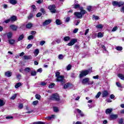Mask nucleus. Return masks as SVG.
I'll list each match as a JSON object with an SVG mask.
<instances>
[{
  "mask_svg": "<svg viewBox=\"0 0 124 124\" xmlns=\"http://www.w3.org/2000/svg\"><path fill=\"white\" fill-rule=\"evenodd\" d=\"M80 12H75L74 15H75L78 19H82L83 18V15H85L87 13V11L84 10L83 7L80 8Z\"/></svg>",
  "mask_w": 124,
  "mask_h": 124,
  "instance_id": "nucleus-1",
  "label": "nucleus"
},
{
  "mask_svg": "<svg viewBox=\"0 0 124 124\" xmlns=\"http://www.w3.org/2000/svg\"><path fill=\"white\" fill-rule=\"evenodd\" d=\"M90 72H91V69L82 71L79 75V78H83V77L84 76H87V75H88Z\"/></svg>",
  "mask_w": 124,
  "mask_h": 124,
  "instance_id": "nucleus-2",
  "label": "nucleus"
},
{
  "mask_svg": "<svg viewBox=\"0 0 124 124\" xmlns=\"http://www.w3.org/2000/svg\"><path fill=\"white\" fill-rule=\"evenodd\" d=\"M112 3L113 6H118V7H121V6H123L124 5V2L123 1H112Z\"/></svg>",
  "mask_w": 124,
  "mask_h": 124,
  "instance_id": "nucleus-3",
  "label": "nucleus"
},
{
  "mask_svg": "<svg viewBox=\"0 0 124 124\" xmlns=\"http://www.w3.org/2000/svg\"><path fill=\"white\" fill-rule=\"evenodd\" d=\"M51 100H55L56 101H59V100H60V96H59V94L57 93L53 94L51 97Z\"/></svg>",
  "mask_w": 124,
  "mask_h": 124,
  "instance_id": "nucleus-4",
  "label": "nucleus"
},
{
  "mask_svg": "<svg viewBox=\"0 0 124 124\" xmlns=\"http://www.w3.org/2000/svg\"><path fill=\"white\" fill-rule=\"evenodd\" d=\"M56 80L58 82H61L62 85H63V84H64V79H63V76H58Z\"/></svg>",
  "mask_w": 124,
  "mask_h": 124,
  "instance_id": "nucleus-5",
  "label": "nucleus"
},
{
  "mask_svg": "<svg viewBox=\"0 0 124 124\" xmlns=\"http://www.w3.org/2000/svg\"><path fill=\"white\" fill-rule=\"evenodd\" d=\"M56 6L55 5H52L48 7V9L50 10L51 13H56Z\"/></svg>",
  "mask_w": 124,
  "mask_h": 124,
  "instance_id": "nucleus-6",
  "label": "nucleus"
},
{
  "mask_svg": "<svg viewBox=\"0 0 124 124\" xmlns=\"http://www.w3.org/2000/svg\"><path fill=\"white\" fill-rule=\"evenodd\" d=\"M81 7H80V4L78 3V1L75 0L74 4V8L75 9H78V8H81Z\"/></svg>",
  "mask_w": 124,
  "mask_h": 124,
  "instance_id": "nucleus-7",
  "label": "nucleus"
},
{
  "mask_svg": "<svg viewBox=\"0 0 124 124\" xmlns=\"http://www.w3.org/2000/svg\"><path fill=\"white\" fill-rule=\"evenodd\" d=\"M76 42H77V40L73 39L71 40V41L69 43H68L67 45L68 46H72L74 45V44H75Z\"/></svg>",
  "mask_w": 124,
  "mask_h": 124,
  "instance_id": "nucleus-8",
  "label": "nucleus"
},
{
  "mask_svg": "<svg viewBox=\"0 0 124 124\" xmlns=\"http://www.w3.org/2000/svg\"><path fill=\"white\" fill-rule=\"evenodd\" d=\"M52 22V20L49 19L47 20H46L43 23V26H47V25H49V24H51Z\"/></svg>",
  "mask_w": 124,
  "mask_h": 124,
  "instance_id": "nucleus-9",
  "label": "nucleus"
},
{
  "mask_svg": "<svg viewBox=\"0 0 124 124\" xmlns=\"http://www.w3.org/2000/svg\"><path fill=\"white\" fill-rule=\"evenodd\" d=\"M108 94H109V93H108V91L105 90L102 93V97H107Z\"/></svg>",
  "mask_w": 124,
  "mask_h": 124,
  "instance_id": "nucleus-10",
  "label": "nucleus"
},
{
  "mask_svg": "<svg viewBox=\"0 0 124 124\" xmlns=\"http://www.w3.org/2000/svg\"><path fill=\"white\" fill-rule=\"evenodd\" d=\"M10 28L13 31H17V29L18 27H17V26H16L15 25H11L10 26Z\"/></svg>",
  "mask_w": 124,
  "mask_h": 124,
  "instance_id": "nucleus-11",
  "label": "nucleus"
},
{
  "mask_svg": "<svg viewBox=\"0 0 124 124\" xmlns=\"http://www.w3.org/2000/svg\"><path fill=\"white\" fill-rule=\"evenodd\" d=\"M89 81H90V78H86L82 79V82L83 84H86L89 82Z\"/></svg>",
  "mask_w": 124,
  "mask_h": 124,
  "instance_id": "nucleus-12",
  "label": "nucleus"
},
{
  "mask_svg": "<svg viewBox=\"0 0 124 124\" xmlns=\"http://www.w3.org/2000/svg\"><path fill=\"white\" fill-rule=\"evenodd\" d=\"M110 118L112 119V120H115L118 118V114H111L110 115Z\"/></svg>",
  "mask_w": 124,
  "mask_h": 124,
  "instance_id": "nucleus-13",
  "label": "nucleus"
},
{
  "mask_svg": "<svg viewBox=\"0 0 124 124\" xmlns=\"http://www.w3.org/2000/svg\"><path fill=\"white\" fill-rule=\"evenodd\" d=\"M5 76H7V77H11V76L12 75V73L8 71L5 73Z\"/></svg>",
  "mask_w": 124,
  "mask_h": 124,
  "instance_id": "nucleus-14",
  "label": "nucleus"
},
{
  "mask_svg": "<svg viewBox=\"0 0 124 124\" xmlns=\"http://www.w3.org/2000/svg\"><path fill=\"white\" fill-rule=\"evenodd\" d=\"M10 19L11 20V22H15V21L17 20V17L15 16H13L11 17Z\"/></svg>",
  "mask_w": 124,
  "mask_h": 124,
  "instance_id": "nucleus-15",
  "label": "nucleus"
},
{
  "mask_svg": "<svg viewBox=\"0 0 124 124\" xmlns=\"http://www.w3.org/2000/svg\"><path fill=\"white\" fill-rule=\"evenodd\" d=\"M8 42L10 44V45H14L15 43V40L12 39H9L8 40Z\"/></svg>",
  "mask_w": 124,
  "mask_h": 124,
  "instance_id": "nucleus-16",
  "label": "nucleus"
},
{
  "mask_svg": "<svg viewBox=\"0 0 124 124\" xmlns=\"http://www.w3.org/2000/svg\"><path fill=\"white\" fill-rule=\"evenodd\" d=\"M8 39H10L12 37L13 33L12 32H9L6 33Z\"/></svg>",
  "mask_w": 124,
  "mask_h": 124,
  "instance_id": "nucleus-17",
  "label": "nucleus"
},
{
  "mask_svg": "<svg viewBox=\"0 0 124 124\" xmlns=\"http://www.w3.org/2000/svg\"><path fill=\"white\" fill-rule=\"evenodd\" d=\"M25 37V35L23 34H22L21 35H20L18 39H17V41H21V40H23V39H24Z\"/></svg>",
  "mask_w": 124,
  "mask_h": 124,
  "instance_id": "nucleus-18",
  "label": "nucleus"
},
{
  "mask_svg": "<svg viewBox=\"0 0 124 124\" xmlns=\"http://www.w3.org/2000/svg\"><path fill=\"white\" fill-rule=\"evenodd\" d=\"M112 111H113V108H108L106 110V114H110V113H112Z\"/></svg>",
  "mask_w": 124,
  "mask_h": 124,
  "instance_id": "nucleus-19",
  "label": "nucleus"
},
{
  "mask_svg": "<svg viewBox=\"0 0 124 124\" xmlns=\"http://www.w3.org/2000/svg\"><path fill=\"white\" fill-rule=\"evenodd\" d=\"M21 86H22V83L18 82V83L16 84L15 88L16 89H18V88H19V87H21Z\"/></svg>",
  "mask_w": 124,
  "mask_h": 124,
  "instance_id": "nucleus-20",
  "label": "nucleus"
},
{
  "mask_svg": "<svg viewBox=\"0 0 124 124\" xmlns=\"http://www.w3.org/2000/svg\"><path fill=\"white\" fill-rule=\"evenodd\" d=\"M55 23L56 25H58V26H60V25H62V21L60 20L59 19H56Z\"/></svg>",
  "mask_w": 124,
  "mask_h": 124,
  "instance_id": "nucleus-21",
  "label": "nucleus"
},
{
  "mask_svg": "<svg viewBox=\"0 0 124 124\" xmlns=\"http://www.w3.org/2000/svg\"><path fill=\"white\" fill-rule=\"evenodd\" d=\"M118 77H119V78L121 79V80H124V75H123L122 74H119L118 75Z\"/></svg>",
  "mask_w": 124,
  "mask_h": 124,
  "instance_id": "nucleus-22",
  "label": "nucleus"
},
{
  "mask_svg": "<svg viewBox=\"0 0 124 124\" xmlns=\"http://www.w3.org/2000/svg\"><path fill=\"white\" fill-rule=\"evenodd\" d=\"M10 2L11 3V4H13L14 5H15L17 3V0H10Z\"/></svg>",
  "mask_w": 124,
  "mask_h": 124,
  "instance_id": "nucleus-23",
  "label": "nucleus"
},
{
  "mask_svg": "<svg viewBox=\"0 0 124 124\" xmlns=\"http://www.w3.org/2000/svg\"><path fill=\"white\" fill-rule=\"evenodd\" d=\"M31 27H32V24L31 23H28L26 25V28L27 29H31Z\"/></svg>",
  "mask_w": 124,
  "mask_h": 124,
  "instance_id": "nucleus-24",
  "label": "nucleus"
},
{
  "mask_svg": "<svg viewBox=\"0 0 124 124\" xmlns=\"http://www.w3.org/2000/svg\"><path fill=\"white\" fill-rule=\"evenodd\" d=\"M34 54L35 56H37V55H38V54H39V49H35V50L34 51Z\"/></svg>",
  "mask_w": 124,
  "mask_h": 124,
  "instance_id": "nucleus-25",
  "label": "nucleus"
},
{
  "mask_svg": "<svg viewBox=\"0 0 124 124\" xmlns=\"http://www.w3.org/2000/svg\"><path fill=\"white\" fill-rule=\"evenodd\" d=\"M64 41H69L70 40V37L65 36L63 38Z\"/></svg>",
  "mask_w": 124,
  "mask_h": 124,
  "instance_id": "nucleus-26",
  "label": "nucleus"
},
{
  "mask_svg": "<svg viewBox=\"0 0 124 124\" xmlns=\"http://www.w3.org/2000/svg\"><path fill=\"white\" fill-rule=\"evenodd\" d=\"M31 68L30 67H26L24 71L26 73H29V72H31Z\"/></svg>",
  "mask_w": 124,
  "mask_h": 124,
  "instance_id": "nucleus-27",
  "label": "nucleus"
},
{
  "mask_svg": "<svg viewBox=\"0 0 124 124\" xmlns=\"http://www.w3.org/2000/svg\"><path fill=\"white\" fill-rule=\"evenodd\" d=\"M71 85V84L69 83H66L65 85H64L63 88L64 89H67V88H69V87H70Z\"/></svg>",
  "mask_w": 124,
  "mask_h": 124,
  "instance_id": "nucleus-28",
  "label": "nucleus"
},
{
  "mask_svg": "<svg viewBox=\"0 0 124 124\" xmlns=\"http://www.w3.org/2000/svg\"><path fill=\"white\" fill-rule=\"evenodd\" d=\"M5 104V103L3 100L0 99V107L3 106Z\"/></svg>",
  "mask_w": 124,
  "mask_h": 124,
  "instance_id": "nucleus-29",
  "label": "nucleus"
},
{
  "mask_svg": "<svg viewBox=\"0 0 124 124\" xmlns=\"http://www.w3.org/2000/svg\"><path fill=\"white\" fill-rule=\"evenodd\" d=\"M55 83H50V85H49L48 88H49V89H52V88H54V87H55Z\"/></svg>",
  "mask_w": 124,
  "mask_h": 124,
  "instance_id": "nucleus-30",
  "label": "nucleus"
},
{
  "mask_svg": "<svg viewBox=\"0 0 124 124\" xmlns=\"http://www.w3.org/2000/svg\"><path fill=\"white\" fill-rule=\"evenodd\" d=\"M97 37L98 38H101V37H103V34H102V33H101L100 32H99L98 33Z\"/></svg>",
  "mask_w": 124,
  "mask_h": 124,
  "instance_id": "nucleus-31",
  "label": "nucleus"
},
{
  "mask_svg": "<svg viewBox=\"0 0 124 124\" xmlns=\"http://www.w3.org/2000/svg\"><path fill=\"white\" fill-rule=\"evenodd\" d=\"M34 36L33 35H31L28 37V40H31V39H33Z\"/></svg>",
  "mask_w": 124,
  "mask_h": 124,
  "instance_id": "nucleus-32",
  "label": "nucleus"
},
{
  "mask_svg": "<svg viewBox=\"0 0 124 124\" xmlns=\"http://www.w3.org/2000/svg\"><path fill=\"white\" fill-rule=\"evenodd\" d=\"M40 11H41V12H42V13H43V14H45V13H46V11H45V9L42 8Z\"/></svg>",
  "mask_w": 124,
  "mask_h": 124,
  "instance_id": "nucleus-33",
  "label": "nucleus"
},
{
  "mask_svg": "<svg viewBox=\"0 0 124 124\" xmlns=\"http://www.w3.org/2000/svg\"><path fill=\"white\" fill-rule=\"evenodd\" d=\"M116 50H117V51H122L123 50V47L119 46H117Z\"/></svg>",
  "mask_w": 124,
  "mask_h": 124,
  "instance_id": "nucleus-34",
  "label": "nucleus"
},
{
  "mask_svg": "<svg viewBox=\"0 0 124 124\" xmlns=\"http://www.w3.org/2000/svg\"><path fill=\"white\" fill-rule=\"evenodd\" d=\"M16 97H17V94H14V95L11 97V99H12L13 100H14V99H15Z\"/></svg>",
  "mask_w": 124,
  "mask_h": 124,
  "instance_id": "nucleus-35",
  "label": "nucleus"
},
{
  "mask_svg": "<svg viewBox=\"0 0 124 124\" xmlns=\"http://www.w3.org/2000/svg\"><path fill=\"white\" fill-rule=\"evenodd\" d=\"M71 67H72V66L70 64H69L66 67V69L67 70H70V69H71Z\"/></svg>",
  "mask_w": 124,
  "mask_h": 124,
  "instance_id": "nucleus-36",
  "label": "nucleus"
},
{
  "mask_svg": "<svg viewBox=\"0 0 124 124\" xmlns=\"http://www.w3.org/2000/svg\"><path fill=\"white\" fill-rule=\"evenodd\" d=\"M35 98H36V99L40 100V98H41V96H40V95L38 94H37L35 95Z\"/></svg>",
  "mask_w": 124,
  "mask_h": 124,
  "instance_id": "nucleus-37",
  "label": "nucleus"
},
{
  "mask_svg": "<svg viewBox=\"0 0 124 124\" xmlns=\"http://www.w3.org/2000/svg\"><path fill=\"white\" fill-rule=\"evenodd\" d=\"M31 9H32L33 11H36V7L35 6V5H32Z\"/></svg>",
  "mask_w": 124,
  "mask_h": 124,
  "instance_id": "nucleus-38",
  "label": "nucleus"
},
{
  "mask_svg": "<svg viewBox=\"0 0 124 124\" xmlns=\"http://www.w3.org/2000/svg\"><path fill=\"white\" fill-rule=\"evenodd\" d=\"M31 76H35V75H36V72L31 71Z\"/></svg>",
  "mask_w": 124,
  "mask_h": 124,
  "instance_id": "nucleus-39",
  "label": "nucleus"
},
{
  "mask_svg": "<svg viewBox=\"0 0 124 124\" xmlns=\"http://www.w3.org/2000/svg\"><path fill=\"white\" fill-rule=\"evenodd\" d=\"M53 110H54V112H59V108H58L56 107H53Z\"/></svg>",
  "mask_w": 124,
  "mask_h": 124,
  "instance_id": "nucleus-40",
  "label": "nucleus"
},
{
  "mask_svg": "<svg viewBox=\"0 0 124 124\" xmlns=\"http://www.w3.org/2000/svg\"><path fill=\"white\" fill-rule=\"evenodd\" d=\"M93 18L95 19V20H98L99 19V17H98V16H95L94 15L93 16Z\"/></svg>",
  "mask_w": 124,
  "mask_h": 124,
  "instance_id": "nucleus-41",
  "label": "nucleus"
},
{
  "mask_svg": "<svg viewBox=\"0 0 124 124\" xmlns=\"http://www.w3.org/2000/svg\"><path fill=\"white\" fill-rule=\"evenodd\" d=\"M101 95V92H98L96 94V95L95 96L96 98H98Z\"/></svg>",
  "mask_w": 124,
  "mask_h": 124,
  "instance_id": "nucleus-42",
  "label": "nucleus"
},
{
  "mask_svg": "<svg viewBox=\"0 0 124 124\" xmlns=\"http://www.w3.org/2000/svg\"><path fill=\"white\" fill-rule=\"evenodd\" d=\"M58 58L59 60H62L63 59V55L62 54H60Z\"/></svg>",
  "mask_w": 124,
  "mask_h": 124,
  "instance_id": "nucleus-43",
  "label": "nucleus"
},
{
  "mask_svg": "<svg viewBox=\"0 0 124 124\" xmlns=\"http://www.w3.org/2000/svg\"><path fill=\"white\" fill-rule=\"evenodd\" d=\"M96 28H97V29H102V25L98 24L96 26Z\"/></svg>",
  "mask_w": 124,
  "mask_h": 124,
  "instance_id": "nucleus-44",
  "label": "nucleus"
},
{
  "mask_svg": "<svg viewBox=\"0 0 124 124\" xmlns=\"http://www.w3.org/2000/svg\"><path fill=\"white\" fill-rule=\"evenodd\" d=\"M78 31H79V29L78 28H76L73 31L74 33H77L78 32Z\"/></svg>",
  "mask_w": 124,
  "mask_h": 124,
  "instance_id": "nucleus-45",
  "label": "nucleus"
},
{
  "mask_svg": "<svg viewBox=\"0 0 124 124\" xmlns=\"http://www.w3.org/2000/svg\"><path fill=\"white\" fill-rule=\"evenodd\" d=\"M33 124H44V122H34Z\"/></svg>",
  "mask_w": 124,
  "mask_h": 124,
  "instance_id": "nucleus-46",
  "label": "nucleus"
},
{
  "mask_svg": "<svg viewBox=\"0 0 124 124\" xmlns=\"http://www.w3.org/2000/svg\"><path fill=\"white\" fill-rule=\"evenodd\" d=\"M44 44H45V41H41L40 42V45H41V46H43Z\"/></svg>",
  "mask_w": 124,
  "mask_h": 124,
  "instance_id": "nucleus-47",
  "label": "nucleus"
},
{
  "mask_svg": "<svg viewBox=\"0 0 124 124\" xmlns=\"http://www.w3.org/2000/svg\"><path fill=\"white\" fill-rule=\"evenodd\" d=\"M10 22H11L10 18L4 21V23H5V24H8V23H9Z\"/></svg>",
  "mask_w": 124,
  "mask_h": 124,
  "instance_id": "nucleus-48",
  "label": "nucleus"
},
{
  "mask_svg": "<svg viewBox=\"0 0 124 124\" xmlns=\"http://www.w3.org/2000/svg\"><path fill=\"white\" fill-rule=\"evenodd\" d=\"M123 123H124V119H119L118 123L119 124H123Z\"/></svg>",
  "mask_w": 124,
  "mask_h": 124,
  "instance_id": "nucleus-49",
  "label": "nucleus"
},
{
  "mask_svg": "<svg viewBox=\"0 0 124 124\" xmlns=\"http://www.w3.org/2000/svg\"><path fill=\"white\" fill-rule=\"evenodd\" d=\"M117 30H118V27L115 26L112 29L111 31H116Z\"/></svg>",
  "mask_w": 124,
  "mask_h": 124,
  "instance_id": "nucleus-50",
  "label": "nucleus"
},
{
  "mask_svg": "<svg viewBox=\"0 0 124 124\" xmlns=\"http://www.w3.org/2000/svg\"><path fill=\"white\" fill-rule=\"evenodd\" d=\"M89 31H90L89 29H86L85 31V32L84 33V35H87L88 33H89Z\"/></svg>",
  "mask_w": 124,
  "mask_h": 124,
  "instance_id": "nucleus-51",
  "label": "nucleus"
},
{
  "mask_svg": "<svg viewBox=\"0 0 124 124\" xmlns=\"http://www.w3.org/2000/svg\"><path fill=\"white\" fill-rule=\"evenodd\" d=\"M37 103H38V101L36 100V101H34L33 102V105L35 106V105H37Z\"/></svg>",
  "mask_w": 124,
  "mask_h": 124,
  "instance_id": "nucleus-52",
  "label": "nucleus"
},
{
  "mask_svg": "<svg viewBox=\"0 0 124 124\" xmlns=\"http://www.w3.org/2000/svg\"><path fill=\"white\" fill-rule=\"evenodd\" d=\"M40 85V86H46V83H45V82H41Z\"/></svg>",
  "mask_w": 124,
  "mask_h": 124,
  "instance_id": "nucleus-53",
  "label": "nucleus"
},
{
  "mask_svg": "<svg viewBox=\"0 0 124 124\" xmlns=\"http://www.w3.org/2000/svg\"><path fill=\"white\" fill-rule=\"evenodd\" d=\"M69 21H70V17H68L66 18L65 22V23H68V22H69Z\"/></svg>",
  "mask_w": 124,
  "mask_h": 124,
  "instance_id": "nucleus-54",
  "label": "nucleus"
},
{
  "mask_svg": "<svg viewBox=\"0 0 124 124\" xmlns=\"http://www.w3.org/2000/svg\"><path fill=\"white\" fill-rule=\"evenodd\" d=\"M61 41H62V40L61 39H57L56 40V42L58 44L61 43Z\"/></svg>",
  "mask_w": 124,
  "mask_h": 124,
  "instance_id": "nucleus-55",
  "label": "nucleus"
},
{
  "mask_svg": "<svg viewBox=\"0 0 124 124\" xmlns=\"http://www.w3.org/2000/svg\"><path fill=\"white\" fill-rule=\"evenodd\" d=\"M24 60H30V57L27 56V55H25L24 56Z\"/></svg>",
  "mask_w": 124,
  "mask_h": 124,
  "instance_id": "nucleus-56",
  "label": "nucleus"
},
{
  "mask_svg": "<svg viewBox=\"0 0 124 124\" xmlns=\"http://www.w3.org/2000/svg\"><path fill=\"white\" fill-rule=\"evenodd\" d=\"M60 75H61V73H60L59 72H57L56 73L55 76H56V77H57V78H58V76H60Z\"/></svg>",
  "mask_w": 124,
  "mask_h": 124,
  "instance_id": "nucleus-57",
  "label": "nucleus"
},
{
  "mask_svg": "<svg viewBox=\"0 0 124 124\" xmlns=\"http://www.w3.org/2000/svg\"><path fill=\"white\" fill-rule=\"evenodd\" d=\"M42 15V14L41 13H38V14H37L36 15V17H41V16Z\"/></svg>",
  "mask_w": 124,
  "mask_h": 124,
  "instance_id": "nucleus-58",
  "label": "nucleus"
},
{
  "mask_svg": "<svg viewBox=\"0 0 124 124\" xmlns=\"http://www.w3.org/2000/svg\"><path fill=\"white\" fill-rule=\"evenodd\" d=\"M33 17V15L32 14H31L30 16H28V19L30 20L31 18H32Z\"/></svg>",
  "mask_w": 124,
  "mask_h": 124,
  "instance_id": "nucleus-59",
  "label": "nucleus"
},
{
  "mask_svg": "<svg viewBox=\"0 0 124 124\" xmlns=\"http://www.w3.org/2000/svg\"><path fill=\"white\" fill-rule=\"evenodd\" d=\"M6 119L7 120H10V119H13V116H7V117H6Z\"/></svg>",
  "mask_w": 124,
  "mask_h": 124,
  "instance_id": "nucleus-60",
  "label": "nucleus"
},
{
  "mask_svg": "<svg viewBox=\"0 0 124 124\" xmlns=\"http://www.w3.org/2000/svg\"><path fill=\"white\" fill-rule=\"evenodd\" d=\"M31 47H32V44H29L27 46V48L28 49H30V48H31Z\"/></svg>",
  "mask_w": 124,
  "mask_h": 124,
  "instance_id": "nucleus-61",
  "label": "nucleus"
},
{
  "mask_svg": "<svg viewBox=\"0 0 124 124\" xmlns=\"http://www.w3.org/2000/svg\"><path fill=\"white\" fill-rule=\"evenodd\" d=\"M87 10H88V11H91L92 10V6H89L87 7Z\"/></svg>",
  "mask_w": 124,
  "mask_h": 124,
  "instance_id": "nucleus-62",
  "label": "nucleus"
},
{
  "mask_svg": "<svg viewBox=\"0 0 124 124\" xmlns=\"http://www.w3.org/2000/svg\"><path fill=\"white\" fill-rule=\"evenodd\" d=\"M2 6L3 7V8H4L5 9H6V8H7L8 7V6H7V4H3L2 5Z\"/></svg>",
  "mask_w": 124,
  "mask_h": 124,
  "instance_id": "nucleus-63",
  "label": "nucleus"
},
{
  "mask_svg": "<svg viewBox=\"0 0 124 124\" xmlns=\"http://www.w3.org/2000/svg\"><path fill=\"white\" fill-rule=\"evenodd\" d=\"M116 85L119 88H121V87H122V85H121V83H120V82H116Z\"/></svg>",
  "mask_w": 124,
  "mask_h": 124,
  "instance_id": "nucleus-64",
  "label": "nucleus"
}]
</instances>
